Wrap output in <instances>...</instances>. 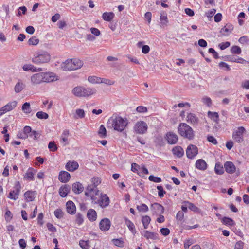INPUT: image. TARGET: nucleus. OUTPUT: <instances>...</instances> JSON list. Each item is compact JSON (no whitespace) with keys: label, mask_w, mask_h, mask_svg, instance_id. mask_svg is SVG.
<instances>
[{"label":"nucleus","mask_w":249,"mask_h":249,"mask_svg":"<svg viewBox=\"0 0 249 249\" xmlns=\"http://www.w3.org/2000/svg\"><path fill=\"white\" fill-rule=\"evenodd\" d=\"M157 189L158 190V196L160 198H162L164 196L166 192L164 190L162 186L159 185L157 187Z\"/></svg>","instance_id":"55"},{"label":"nucleus","mask_w":249,"mask_h":249,"mask_svg":"<svg viewBox=\"0 0 249 249\" xmlns=\"http://www.w3.org/2000/svg\"><path fill=\"white\" fill-rule=\"evenodd\" d=\"M230 46V42H228V41L221 43L218 45L219 48L221 50H225L227 48L229 47Z\"/></svg>","instance_id":"60"},{"label":"nucleus","mask_w":249,"mask_h":249,"mask_svg":"<svg viewBox=\"0 0 249 249\" xmlns=\"http://www.w3.org/2000/svg\"><path fill=\"white\" fill-rule=\"evenodd\" d=\"M79 167V164L77 162L75 161H69L66 165V169L70 172H73L77 170Z\"/></svg>","instance_id":"20"},{"label":"nucleus","mask_w":249,"mask_h":249,"mask_svg":"<svg viewBox=\"0 0 249 249\" xmlns=\"http://www.w3.org/2000/svg\"><path fill=\"white\" fill-rule=\"evenodd\" d=\"M89 240L85 241L83 240H81L79 241V246L83 249H89Z\"/></svg>","instance_id":"48"},{"label":"nucleus","mask_w":249,"mask_h":249,"mask_svg":"<svg viewBox=\"0 0 249 249\" xmlns=\"http://www.w3.org/2000/svg\"><path fill=\"white\" fill-rule=\"evenodd\" d=\"M71 189L74 193L79 194L83 192L84 187L81 183L76 182L72 184Z\"/></svg>","instance_id":"24"},{"label":"nucleus","mask_w":249,"mask_h":249,"mask_svg":"<svg viewBox=\"0 0 249 249\" xmlns=\"http://www.w3.org/2000/svg\"><path fill=\"white\" fill-rule=\"evenodd\" d=\"M151 208L155 210L157 214H162L164 212L163 206L158 203H154L151 205Z\"/></svg>","instance_id":"22"},{"label":"nucleus","mask_w":249,"mask_h":249,"mask_svg":"<svg viewBox=\"0 0 249 249\" xmlns=\"http://www.w3.org/2000/svg\"><path fill=\"white\" fill-rule=\"evenodd\" d=\"M96 204H98L102 208H105L109 206L110 199L107 194L101 193L100 198L97 199Z\"/></svg>","instance_id":"8"},{"label":"nucleus","mask_w":249,"mask_h":249,"mask_svg":"<svg viewBox=\"0 0 249 249\" xmlns=\"http://www.w3.org/2000/svg\"><path fill=\"white\" fill-rule=\"evenodd\" d=\"M24 85L22 82H18L15 86V91L16 93H19L24 89Z\"/></svg>","instance_id":"43"},{"label":"nucleus","mask_w":249,"mask_h":249,"mask_svg":"<svg viewBox=\"0 0 249 249\" xmlns=\"http://www.w3.org/2000/svg\"><path fill=\"white\" fill-rule=\"evenodd\" d=\"M214 172L217 175H222L224 173L223 166L219 162L215 163L214 167Z\"/></svg>","instance_id":"34"},{"label":"nucleus","mask_w":249,"mask_h":249,"mask_svg":"<svg viewBox=\"0 0 249 249\" xmlns=\"http://www.w3.org/2000/svg\"><path fill=\"white\" fill-rule=\"evenodd\" d=\"M198 149L197 146L193 144H190L186 150L187 157L193 159L198 154Z\"/></svg>","instance_id":"11"},{"label":"nucleus","mask_w":249,"mask_h":249,"mask_svg":"<svg viewBox=\"0 0 249 249\" xmlns=\"http://www.w3.org/2000/svg\"><path fill=\"white\" fill-rule=\"evenodd\" d=\"M148 179L150 181L156 183H160L161 182V179L160 177H155L153 175L149 176L148 177Z\"/></svg>","instance_id":"57"},{"label":"nucleus","mask_w":249,"mask_h":249,"mask_svg":"<svg viewBox=\"0 0 249 249\" xmlns=\"http://www.w3.org/2000/svg\"><path fill=\"white\" fill-rule=\"evenodd\" d=\"M154 142L156 146L163 147L165 145V142L164 138L161 135H158L156 137Z\"/></svg>","instance_id":"29"},{"label":"nucleus","mask_w":249,"mask_h":249,"mask_svg":"<svg viewBox=\"0 0 249 249\" xmlns=\"http://www.w3.org/2000/svg\"><path fill=\"white\" fill-rule=\"evenodd\" d=\"M199 121L198 118L193 113H188L187 116V121L193 124H197Z\"/></svg>","instance_id":"31"},{"label":"nucleus","mask_w":249,"mask_h":249,"mask_svg":"<svg viewBox=\"0 0 249 249\" xmlns=\"http://www.w3.org/2000/svg\"><path fill=\"white\" fill-rule=\"evenodd\" d=\"M164 139L168 144L171 145L176 144L178 140V135L172 131L167 132L165 135Z\"/></svg>","instance_id":"10"},{"label":"nucleus","mask_w":249,"mask_h":249,"mask_svg":"<svg viewBox=\"0 0 249 249\" xmlns=\"http://www.w3.org/2000/svg\"><path fill=\"white\" fill-rule=\"evenodd\" d=\"M125 224L128 227L129 230L131 231L132 233L135 235L136 233L135 226L133 223L127 218L125 219Z\"/></svg>","instance_id":"35"},{"label":"nucleus","mask_w":249,"mask_h":249,"mask_svg":"<svg viewBox=\"0 0 249 249\" xmlns=\"http://www.w3.org/2000/svg\"><path fill=\"white\" fill-rule=\"evenodd\" d=\"M115 14L112 12H104L102 14V18L106 21L110 22L114 18Z\"/></svg>","instance_id":"30"},{"label":"nucleus","mask_w":249,"mask_h":249,"mask_svg":"<svg viewBox=\"0 0 249 249\" xmlns=\"http://www.w3.org/2000/svg\"><path fill=\"white\" fill-rule=\"evenodd\" d=\"M172 153L178 158H181L184 154L183 148L180 146H177L172 148Z\"/></svg>","instance_id":"25"},{"label":"nucleus","mask_w":249,"mask_h":249,"mask_svg":"<svg viewBox=\"0 0 249 249\" xmlns=\"http://www.w3.org/2000/svg\"><path fill=\"white\" fill-rule=\"evenodd\" d=\"M54 214L58 219H61L63 217L64 213L61 209H57L54 212Z\"/></svg>","instance_id":"52"},{"label":"nucleus","mask_w":249,"mask_h":249,"mask_svg":"<svg viewBox=\"0 0 249 249\" xmlns=\"http://www.w3.org/2000/svg\"><path fill=\"white\" fill-rule=\"evenodd\" d=\"M31 81L34 84H39L43 82L42 73H38L34 74L31 77Z\"/></svg>","instance_id":"21"},{"label":"nucleus","mask_w":249,"mask_h":249,"mask_svg":"<svg viewBox=\"0 0 249 249\" xmlns=\"http://www.w3.org/2000/svg\"><path fill=\"white\" fill-rule=\"evenodd\" d=\"M112 242L115 246H117L118 247H123L124 246V242L121 238L113 239L112 240Z\"/></svg>","instance_id":"45"},{"label":"nucleus","mask_w":249,"mask_h":249,"mask_svg":"<svg viewBox=\"0 0 249 249\" xmlns=\"http://www.w3.org/2000/svg\"><path fill=\"white\" fill-rule=\"evenodd\" d=\"M226 172L229 174H232L236 171V167L231 161H226L224 164Z\"/></svg>","instance_id":"18"},{"label":"nucleus","mask_w":249,"mask_h":249,"mask_svg":"<svg viewBox=\"0 0 249 249\" xmlns=\"http://www.w3.org/2000/svg\"><path fill=\"white\" fill-rule=\"evenodd\" d=\"M193 244V239H190L186 240L184 243V247L185 249H188L189 247Z\"/></svg>","instance_id":"63"},{"label":"nucleus","mask_w":249,"mask_h":249,"mask_svg":"<svg viewBox=\"0 0 249 249\" xmlns=\"http://www.w3.org/2000/svg\"><path fill=\"white\" fill-rule=\"evenodd\" d=\"M208 53H212L215 59H218L219 58L218 53L214 50L213 48H209L208 50Z\"/></svg>","instance_id":"62"},{"label":"nucleus","mask_w":249,"mask_h":249,"mask_svg":"<svg viewBox=\"0 0 249 249\" xmlns=\"http://www.w3.org/2000/svg\"><path fill=\"white\" fill-rule=\"evenodd\" d=\"M75 113L77 116V117H75V118H83L85 117V113L83 109H77L76 110Z\"/></svg>","instance_id":"58"},{"label":"nucleus","mask_w":249,"mask_h":249,"mask_svg":"<svg viewBox=\"0 0 249 249\" xmlns=\"http://www.w3.org/2000/svg\"><path fill=\"white\" fill-rule=\"evenodd\" d=\"M147 124L144 121L138 122L134 127V129L136 133L143 134L147 130Z\"/></svg>","instance_id":"7"},{"label":"nucleus","mask_w":249,"mask_h":249,"mask_svg":"<svg viewBox=\"0 0 249 249\" xmlns=\"http://www.w3.org/2000/svg\"><path fill=\"white\" fill-rule=\"evenodd\" d=\"M83 65V61L79 59H68L61 64V68L64 71H71L80 68Z\"/></svg>","instance_id":"2"},{"label":"nucleus","mask_w":249,"mask_h":249,"mask_svg":"<svg viewBox=\"0 0 249 249\" xmlns=\"http://www.w3.org/2000/svg\"><path fill=\"white\" fill-rule=\"evenodd\" d=\"M182 203L188 204V208L194 212H198L199 211V209L191 202L188 201H184Z\"/></svg>","instance_id":"39"},{"label":"nucleus","mask_w":249,"mask_h":249,"mask_svg":"<svg viewBox=\"0 0 249 249\" xmlns=\"http://www.w3.org/2000/svg\"><path fill=\"white\" fill-rule=\"evenodd\" d=\"M231 52L232 54H240L242 52V50L239 46L234 45L231 47Z\"/></svg>","instance_id":"44"},{"label":"nucleus","mask_w":249,"mask_h":249,"mask_svg":"<svg viewBox=\"0 0 249 249\" xmlns=\"http://www.w3.org/2000/svg\"><path fill=\"white\" fill-rule=\"evenodd\" d=\"M39 39L36 38V36H32L28 40L29 45H36L39 43Z\"/></svg>","instance_id":"56"},{"label":"nucleus","mask_w":249,"mask_h":249,"mask_svg":"<svg viewBox=\"0 0 249 249\" xmlns=\"http://www.w3.org/2000/svg\"><path fill=\"white\" fill-rule=\"evenodd\" d=\"M137 209L139 212H147L149 209L148 206L145 204H142V205L137 206Z\"/></svg>","instance_id":"53"},{"label":"nucleus","mask_w":249,"mask_h":249,"mask_svg":"<svg viewBox=\"0 0 249 249\" xmlns=\"http://www.w3.org/2000/svg\"><path fill=\"white\" fill-rule=\"evenodd\" d=\"M48 148L51 151L55 152L57 150L58 147L54 142L51 141L48 144Z\"/></svg>","instance_id":"51"},{"label":"nucleus","mask_w":249,"mask_h":249,"mask_svg":"<svg viewBox=\"0 0 249 249\" xmlns=\"http://www.w3.org/2000/svg\"><path fill=\"white\" fill-rule=\"evenodd\" d=\"M69 134V131L68 130H65L61 135L60 141L63 146H65L69 143V142L68 141Z\"/></svg>","instance_id":"19"},{"label":"nucleus","mask_w":249,"mask_h":249,"mask_svg":"<svg viewBox=\"0 0 249 249\" xmlns=\"http://www.w3.org/2000/svg\"><path fill=\"white\" fill-rule=\"evenodd\" d=\"M36 117L40 119H47L49 117L47 113L43 111H38L36 114Z\"/></svg>","instance_id":"50"},{"label":"nucleus","mask_w":249,"mask_h":249,"mask_svg":"<svg viewBox=\"0 0 249 249\" xmlns=\"http://www.w3.org/2000/svg\"><path fill=\"white\" fill-rule=\"evenodd\" d=\"M233 26L231 24H226L224 27L222 28L220 33L221 36H228L233 31Z\"/></svg>","instance_id":"14"},{"label":"nucleus","mask_w":249,"mask_h":249,"mask_svg":"<svg viewBox=\"0 0 249 249\" xmlns=\"http://www.w3.org/2000/svg\"><path fill=\"white\" fill-rule=\"evenodd\" d=\"M91 181L92 183L91 185L95 187H97V186L101 183L98 178L93 177L91 178Z\"/></svg>","instance_id":"61"},{"label":"nucleus","mask_w":249,"mask_h":249,"mask_svg":"<svg viewBox=\"0 0 249 249\" xmlns=\"http://www.w3.org/2000/svg\"><path fill=\"white\" fill-rule=\"evenodd\" d=\"M71 188L70 185L68 184H65L61 186L59 190V194L61 197H65L69 193Z\"/></svg>","instance_id":"16"},{"label":"nucleus","mask_w":249,"mask_h":249,"mask_svg":"<svg viewBox=\"0 0 249 249\" xmlns=\"http://www.w3.org/2000/svg\"><path fill=\"white\" fill-rule=\"evenodd\" d=\"M70 178L71 175L69 172L65 171H61L59 172L58 179L61 182H67L70 180Z\"/></svg>","instance_id":"15"},{"label":"nucleus","mask_w":249,"mask_h":249,"mask_svg":"<svg viewBox=\"0 0 249 249\" xmlns=\"http://www.w3.org/2000/svg\"><path fill=\"white\" fill-rule=\"evenodd\" d=\"M202 101L208 107H211L212 105V101L210 97L205 96L202 98Z\"/></svg>","instance_id":"54"},{"label":"nucleus","mask_w":249,"mask_h":249,"mask_svg":"<svg viewBox=\"0 0 249 249\" xmlns=\"http://www.w3.org/2000/svg\"><path fill=\"white\" fill-rule=\"evenodd\" d=\"M196 167L200 170H205L207 169V164L203 159H198L196 162Z\"/></svg>","instance_id":"26"},{"label":"nucleus","mask_w":249,"mask_h":249,"mask_svg":"<svg viewBox=\"0 0 249 249\" xmlns=\"http://www.w3.org/2000/svg\"><path fill=\"white\" fill-rule=\"evenodd\" d=\"M4 218L7 222H9L13 218V214L7 208L6 209V212L4 214Z\"/></svg>","instance_id":"46"},{"label":"nucleus","mask_w":249,"mask_h":249,"mask_svg":"<svg viewBox=\"0 0 249 249\" xmlns=\"http://www.w3.org/2000/svg\"><path fill=\"white\" fill-rule=\"evenodd\" d=\"M221 222L225 225L227 226H234L235 223L234 221L231 218L228 217H224L222 218Z\"/></svg>","instance_id":"36"},{"label":"nucleus","mask_w":249,"mask_h":249,"mask_svg":"<svg viewBox=\"0 0 249 249\" xmlns=\"http://www.w3.org/2000/svg\"><path fill=\"white\" fill-rule=\"evenodd\" d=\"M208 116L214 122L217 123L219 121V115L217 112L208 111Z\"/></svg>","instance_id":"38"},{"label":"nucleus","mask_w":249,"mask_h":249,"mask_svg":"<svg viewBox=\"0 0 249 249\" xmlns=\"http://www.w3.org/2000/svg\"><path fill=\"white\" fill-rule=\"evenodd\" d=\"M98 133L102 138H105L107 137V130L104 125L102 124L100 125Z\"/></svg>","instance_id":"41"},{"label":"nucleus","mask_w":249,"mask_h":249,"mask_svg":"<svg viewBox=\"0 0 249 249\" xmlns=\"http://www.w3.org/2000/svg\"><path fill=\"white\" fill-rule=\"evenodd\" d=\"M75 222L79 226L82 225L84 222V217L80 213H78L76 216Z\"/></svg>","instance_id":"47"},{"label":"nucleus","mask_w":249,"mask_h":249,"mask_svg":"<svg viewBox=\"0 0 249 249\" xmlns=\"http://www.w3.org/2000/svg\"><path fill=\"white\" fill-rule=\"evenodd\" d=\"M178 132L182 137L189 140H193L195 137L194 131L189 125L184 123H181L178 127Z\"/></svg>","instance_id":"4"},{"label":"nucleus","mask_w":249,"mask_h":249,"mask_svg":"<svg viewBox=\"0 0 249 249\" xmlns=\"http://www.w3.org/2000/svg\"><path fill=\"white\" fill-rule=\"evenodd\" d=\"M42 77L43 78V82H53V80L54 79H50V72H42Z\"/></svg>","instance_id":"49"},{"label":"nucleus","mask_w":249,"mask_h":249,"mask_svg":"<svg viewBox=\"0 0 249 249\" xmlns=\"http://www.w3.org/2000/svg\"><path fill=\"white\" fill-rule=\"evenodd\" d=\"M151 221L150 217L148 215L142 216V223L143 227L144 229H147L148 225Z\"/></svg>","instance_id":"40"},{"label":"nucleus","mask_w":249,"mask_h":249,"mask_svg":"<svg viewBox=\"0 0 249 249\" xmlns=\"http://www.w3.org/2000/svg\"><path fill=\"white\" fill-rule=\"evenodd\" d=\"M34 171L36 172V171L32 167L29 168L24 176V178H26L27 179L30 181L34 180Z\"/></svg>","instance_id":"28"},{"label":"nucleus","mask_w":249,"mask_h":249,"mask_svg":"<svg viewBox=\"0 0 249 249\" xmlns=\"http://www.w3.org/2000/svg\"><path fill=\"white\" fill-rule=\"evenodd\" d=\"M160 20L161 21V26H163L167 25V23L168 22V20L167 17V14L165 12L162 11L161 13Z\"/></svg>","instance_id":"37"},{"label":"nucleus","mask_w":249,"mask_h":249,"mask_svg":"<svg viewBox=\"0 0 249 249\" xmlns=\"http://www.w3.org/2000/svg\"><path fill=\"white\" fill-rule=\"evenodd\" d=\"M127 124V119L119 116H113L108 120L107 122L108 128H113L115 130L119 132H122Z\"/></svg>","instance_id":"1"},{"label":"nucleus","mask_w":249,"mask_h":249,"mask_svg":"<svg viewBox=\"0 0 249 249\" xmlns=\"http://www.w3.org/2000/svg\"><path fill=\"white\" fill-rule=\"evenodd\" d=\"M99 190L97 187L93 186L92 185H89L86 189L85 195L87 196H89L90 195L96 196L98 195Z\"/></svg>","instance_id":"13"},{"label":"nucleus","mask_w":249,"mask_h":249,"mask_svg":"<svg viewBox=\"0 0 249 249\" xmlns=\"http://www.w3.org/2000/svg\"><path fill=\"white\" fill-rule=\"evenodd\" d=\"M66 206L67 211L68 213L71 215L75 213L76 208L75 205L73 201L69 200L67 202Z\"/></svg>","instance_id":"17"},{"label":"nucleus","mask_w":249,"mask_h":249,"mask_svg":"<svg viewBox=\"0 0 249 249\" xmlns=\"http://www.w3.org/2000/svg\"><path fill=\"white\" fill-rule=\"evenodd\" d=\"M244 243L242 241H237L234 246V249H243Z\"/></svg>","instance_id":"64"},{"label":"nucleus","mask_w":249,"mask_h":249,"mask_svg":"<svg viewBox=\"0 0 249 249\" xmlns=\"http://www.w3.org/2000/svg\"><path fill=\"white\" fill-rule=\"evenodd\" d=\"M143 236L146 239H158V234L153 232H150L148 231H144Z\"/></svg>","instance_id":"32"},{"label":"nucleus","mask_w":249,"mask_h":249,"mask_svg":"<svg viewBox=\"0 0 249 249\" xmlns=\"http://www.w3.org/2000/svg\"><path fill=\"white\" fill-rule=\"evenodd\" d=\"M35 192L33 191H26L24 196L27 202L33 201L35 198Z\"/></svg>","instance_id":"27"},{"label":"nucleus","mask_w":249,"mask_h":249,"mask_svg":"<svg viewBox=\"0 0 249 249\" xmlns=\"http://www.w3.org/2000/svg\"><path fill=\"white\" fill-rule=\"evenodd\" d=\"M14 188V190L9 192L8 197L11 199L16 200L18 198L21 189L20 184L19 181L16 182Z\"/></svg>","instance_id":"9"},{"label":"nucleus","mask_w":249,"mask_h":249,"mask_svg":"<svg viewBox=\"0 0 249 249\" xmlns=\"http://www.w3.org/2000/svg\"><path fill=\"white\" fill-rule=\"evenodd\" d=\"M96 92L95 88H85L83 86H77L72 90V93L78 97H87L95 94Z\"/></svg>","instance_id":"3"},{"label":"nucleus","mask_w":249,"mask_h":249,"mask_svg":"<svg viewBox=\"0 0 249 249\" xmlns=\"http://www.w3.org/2000/svg\"><path fill=\"white\" fill-rule=\"evenodd\" d=\"M238 41L240 43L244 44L249 42V39L247 36H244L240 37Z\"/></svg>","instance_id":"59"},{"label":"nucleus","mask_w":249,"mask_h":249,"mask_svg":"<svg viewBox=\"0 0 249 249\" xmlns=\"http://www.w3.org/2000/svg\"><path fill=\"white\" fill-rule=\"evenodd\" d=\"M17 102L16 101L9 102L6 105L3 107L6 112L13 110L17 106Z\"/></svg>","instance_id":"33"},{"label":"nucleus","mask_w":249,"mask_h":249,"mask_svg":"<svg viewBox=\"0 0 249 249\" xmlns=\"http://www.w3.org/2000/svg\"><path fill=\"white\" fill-rule=\"evenodd\" d=\"M246 129L243 126H240L232 133V138L237 143H240L244 141V134Z\"/></svg>","instance_id":"6"},{"label":"nucleus","mask_w":249,"mask_h":249,"mask_svg":"<svg viewBox=\"0 0 249 249\" xmlns=\"http://www.w3.org/2000/svg\"><path fill=\"white\" fill-rule=\"evenodd\" d=\"M87 217L91 222L96 221L97 218V214L96 211L93 209H89L87 213Z\"/></svg>","instance_id":"23"},{"label":"nucleus","mask_w":249,"mask_h":249,"mask_svg":"<svg viewBox=\"0 0 249 249\" xmlns=\"http://www.w3.org/2000/svg\"><path fill=\"white\" fill-rule=\"evenodd\" d=\"M111 222L107 218L102 219L99 223L100 229L103 231H107L110 229Z\"/></svg>","instance_id":"12"},{"label":"nucleus","mask_w":249,"mask_h":249,"mask_svg":"<svg viewBox=\"0 0 249 249\" xmlns=\"http://www.w3.org/2000/svg\"><path fill=\"white\" fill-rule=\"evenodd\" d=\"M22 110L25 114H29L31 112L30 104L29 102H25L22 107Z\"/></svg>","instance_id":"42"},{"label":"nucleus","mask_w":249,"mask_h":249,"mask_svg":"<svg viewBox=\"0 0 249 249\" xmlns=\"http://www.w3.org/2000/svg\"><path fill=\"white\" fill-rule=\"evenodd\" d=\"M36 56L32 58V62L35 64L48 63L51 60V55L45 51H41L36 53Z\"/></svg>","instance_id":"5"}]
</instances>
